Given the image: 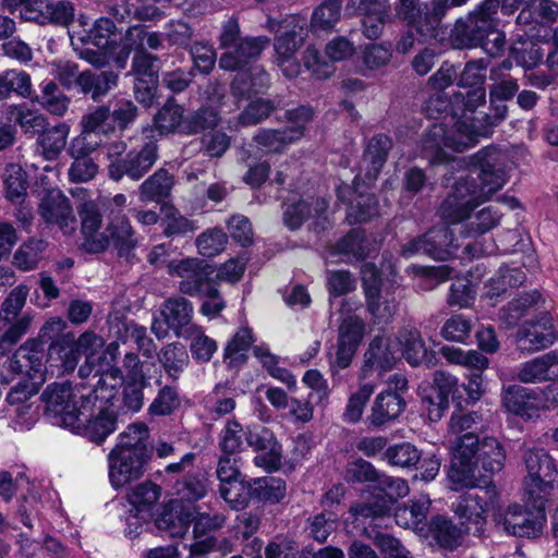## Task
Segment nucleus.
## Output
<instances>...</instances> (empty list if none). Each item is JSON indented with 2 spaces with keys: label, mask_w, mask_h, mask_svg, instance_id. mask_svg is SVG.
Segmentation results:
<instances>
[{
  "label": "nucleus",
  "mask_w": 558,
  "mask_h": 558,
  "mask_svg": "<svg viewBox=\"0 0 558 558\" xmlns=\"http://www.w3.org/2000/svg\"><path fill=\"white\" fill-rule=\"evenodd\" d=\"M82 351H14L8 357V367L15 374H25L34 386L44 384L47 374L64 375L74 371Z\"/></svg>",
  "instance_id": "f257e3e1"
},
{
  "label": "nucleus",
  "mask_w": 558,
  "mask_h": 558,
  "mask_svg": "<svg viewBox=\"0 0 558 558\" xmlns=\"http://www.w3.org/2000/svg\"><path fill=\"white\" fill-rule=\"evenodd\" d=\"M451 456L448 477L459 486H473L475 478L477 448L481 441L476 434H463L462 437H446Z\"/></svg>",
  "instance_id": "1a4fd4ad"
},
{
  "label": "nucleus",
  "mask_w": 558,
  "mask_h": 558,
  "mask_svg": "<svg viewBox=\"0 0 558 558\" xmlns=\"http://www.w3.org/2000/svg\"><path fill=\"white\" fill-rule=\"evenodd\" d=\"M539 300L541 293L536 290L514 299L507 307L502 308L500 316L502 322L508 326L518 324V322L524 316L525 311L537 304Z\"/></svg>",
  "instance_id": "e2e57ef3"
},
{
  "label": "nucleus",
  "mask_w": 558,
  "mask_h": 558,
  "mask_svg": "<svg viewBox=\"0 0 558 558\" xmlns=\"http://www.w3.org/2000/svg\"><path fill=\"white\" fill-rule=\"evenodd\" d=\"M35 101L50 114L63 117L69 110L71 99L56 82L49 81L43 85L40 94L35 97Z\"/></svg>",
  "instance_id": "ea45409f"
},
{
  "label": "nucleus",
  "mask_w": 558,
  "mask_h": 558,
  "mask_svg": "<svg viewBox=\"0 0 558 558\" xmlns=\"http://www.w3.org/2000/svg\"><path fill=\"white\" fill-rule=\"evenodd\" d=\"M114 31V23L110 19L101 17L84 35L77 36V39L84 45H93L99 49H105L110 46Z\"/></svg>",
  "instance_id": "3c124183"
},
{
  "label": "nucleus",
  "mask_w": 558,
  "mask_h": 558,
  "mask_svg": "<svg viewBox=\"0 0 558 558\" xmlns=\"http://www.w3.org/2000/svg\"><path fill=\"white\" fill-rule=\"evenodd\" d=\"M482 423V415L476 411H456L450 417L446 437H462L463 434H476L475 432L480 429Z\"/></svg>",
  "instance_id": "603ef678"
},
{
  "label": "nucleus",
  "mask_w": 558,
  "mask_h": 558,
  "mask_svg": "<svg viewBox=\"0 0 558 558\" xmlns=\"http://www.w3.org/2000/svg\"><path fill=\"white\" fill-rule=\"evenodd\" d=\"M162 45L160 35L156 32H148L143 26L130 27L124 36L123 49L126 54L132 50H158ZM128 56H125L126 58Z\"/></svg>",
  "instance_id": "49530a36"
},
{
  "label": "nucleus",
  "mask_w": 558,
  "mask_h": 558,
  "mask_svg": "<svg viewBox=\"0 0 558 558\" xmlns=\"http://www.w3.org/2000/svg\"><path fill=\"white\" fill-rule=\"evenodd\" d=\"M150 458L111 449L108 454V476L113 488L119 489L140 480Z\"/></svg>",
  "instance_id": "f3484780"
},
{
  "label": "nucleus",
  "mask_w": 558,
  "mask_h": 558,
  "mask_svg": "<svg viewBox=\"0 0 558 558\" xmlns=\"http://www.w3.org/2000/svg\"><path fill=\"white\" fill-rule=\"evenodd\" d=\"M109 243L111 242L119 256H129L136 247L138 240L126 216L112 219L106 228Z\"/></svg>",
  "instance_id": "c85d7f7f"
},
{
  "label": "nucleus",
  "mask_w": 558,
  "mask_h": 558,
  "mask_svg": "<svg viewBox=\"0 0 558 558\" xmlns=\"http://www.w3.org/2000/svg\"><path fill=\"white\" fill-rule=\"evenodd\" d=\"M158 160V146L155 142H146L140 149H132L123 158L114 159L108 165L109 178L120 181L126 177L140 181Z\"/></svg>",
  "instance_id": "f8f14e48"
},
{
  "label": "nucleus",
  "mask_w": 558,
  "mask_h": 558,
  "mask_svg": "<svg viewBox=\"0 0 558 558\" xmlns=\"http://www.w3.org/2000/svg\"><path fill=\"white\" fill-rule=\"evenodd\" d=\"M219 492L222 499L235 510L243 509L253 496L252 487L242 478L220 484Z\"/></svg>",
  "instance_id": "4d7b16f0"
},
{
  "label": "nucleus",
  "mask_w": 558,
  "mask_h": 558,
  "mask_svg": "<svg viewBox=\"0 0 558 558\" xmlns=\"http://www.w3.org/2000/svg\"><path fill=\"white\" fill-rule=\"evenodd\" d=\"M391 148L392 142L385 134H377L369 140L363 160L371 166L367 170L371 177L375 178L380 171Z\"/></svg>",
  "instance_id": "37998d69"
},
{
  "label": "nucleus",
  "mask_w": 558,
  "mask_h": 558,
  "mask_svg": "<svg viewBox=\"0 0 558 558\" xmlns=\"http://www.w3.org/2000/svg\"><path fill=\"white\" fill-rule=\"evenodd\" d=\"M527 477L524 485L534 500H542L553 488L558 472L544 449H529L524 454Z\"/></svg>",
  "instance_id": "9b49d317"
},
{
  "label": "nucleus",
  "mask_w": 558,
  "mask_h": 558,
  "mask_svg": "<svg viewBox=\"0 0 558 558\" xmlns=\"http://www.w3.org/2000/svg\"><path fill=\"white\" fill-rule=\"evenodd\" d=\"M458 246L449 227L441 225L409 240L401 246L400 254L405 258L423 254L434 259L446 260L452 254V248Z\"/></svg>",
  "instance_id": "9d476101"
},
{
  "label": "nucleus",
  "mask_w": 558,
  "mask_h": 558,
  "mask_svg": "<svg viewBox=\"0 0 558 558\" xmlns=\"http://www.w3.org/2000/svg\"><path fill=\"white\" fill-rule=\"evenodd\" d=\"M148 437L149 429L147 425L136 422L130 424L125 430L119 434L117 444L112 449L150 458L151 452L146 444Z\"/></svg>",
  "instance_id": "2f4dec72"
},
{
  "label": "nucleus",
  "mask_w": 558,
  "mask_h": 558,
  "mask_svg": "<svg viewBox=\"0 0 558 558\" xmlns=\"http://www.w3.org/2000/svg\"><path fill=\"white\" fill-rule=\"evenodd\" d=\"M405 408V402L397 392H380L372 407L369 423L379 427L395 418H397Z\"/></svg>",
  "instance_id": "cd10ccee"
},
{
  "label": "nucleus",
  "mask_w": 558,
  "mask_h": 558,
  "mask_svg": "<svg viewBox=\"0 0 558 558\" xmlns=\"http://www.w3.org/2000/svg\"><path fill=\"white\" fill-rule=\"evenodd\" d=\"M174 185V178L165 168L156 170L138 187L142 202L160 203L168 198Z\"/></svg>",
  "instance_id": "7c9ffc66"
},
{
  "label": "nucleus",
  "mask_w": 558,
  "mask_h": 558,
  "mask_svg": "<svg viewBox=\"0 0 558 558\" xmlns=\"http://www.w3.org/2000/svg\"><path fill=\"white\" fill-rule=\"evenodd\" d=\"M306 37V27L295 16L286 17L278 23L274 43L276 63L289 78L296 77L301 72V64L295 56Z\"/></svg>",
  "instance_id": "39448f33"
},
{
  "label": "nucleus",
  "mask_w": 558,
  "mask_h": 558,
  "mask_svg": "<svg viewBox=\"0 0 558 558\" xmlns=\"http://www.w3.org/2000/svg\"><path fill=\"white\" fill-rule=\"evenodd\" d=\"M134 56L131 64V74L138 78H158L160 71L159 57L142 50H133Z\"/></svg>",
  "instance_id": "052dcab7"
},
{
  "label": "nucleus",
  "mask_w": 558,
  "mask_h": 558,
  "mask_svg": "<svg viewBox=\"0 0 558 558\" xmlns=\"http://www.w3.org/2000/svg\"><path fill=\"white\" fill-rule=\"evenodd\" d=\"M168 271L171 276L180 278V292L191 296L201 294L213 283L210 279L211 267L199 258L189 257L181 260H171L168 264Z\"/></svg>",
  "instance_id": "2eb2a0df"
},
{
  "label": "nucleus",
  "mask_w": 558,
  "mask_h": 558,
  "mask_svg": "<svg viewBox=\"0 0 558 558\" xmlns=\"http://www.w3.org/2000/svg\"><path fill=\"white\" fill-rule=\"evenodd\" d=\"M160 493L161 488L150 481L136 485L128 494L131 509L142 513L143 518H151V509L157 504Z\"/></svg>",
  "instance_id": "58836bf2"
},
{
  "label": "nucleus",
  "mask_w": 558,
  "mask_h": 558,
  "mask_svg": "<svg viewBox=\"0 0 558 558\" xmlns=\"http://www.w3.org/2000/svg\"><path fill=\"white\" fill-rule=\"evenodd\" d=\"M119 74L112 70L95 72L86 70L80 73L77 87L83 95L98 101L118 85Z\"/></svg>",
  "instance_id": "393cba45"
},
{
  "label": "nucleus",
  "mask_w": 558,
  "mask_h": 558,
  "mask_svg": "<svg viewBox=\"0 0 558 558\" xmlns=\"http://www.w3.org/2000/svg\"><path fill=\"white\" fill-rule=\"evenodd\" d=\"M301 133L298 130L260 129L253 136V142L265 153H280L290 144L299 141Z\"/></svg>",
  "instance_id": "c9c22d12"
},
{
  "label": "nucleus",
  "mask_w": 558,
  "mask_h": 558,
  "mask_svg": "<svg viewBox=\"0 0 558 558\" xmlns=\"http://www.w3.org/2000/svg\"><path fill=\"white\" fill-rule=\"evenodd\" d=\"M286 482L278 477L256 478L253 483L252 494L256 498L276 504L286 497Z\"/></svg>",
  "instance_id": "5fc2aeb1"
},
{
  "label": "nucleus",
  "mask_w": 558,
  "mask_h": 558,
  "mask_svg": "<svg viewBox=\"0 0 558 558\" xmlns=\"http://www.w3.org/2000/svg\"><path fill=\"white\" fill-rule=\"evenodd\" d=\"M368 537L386 558H411L401 542L388 533L377 531L369 533Z\"/></svg>",
  "instance_id": "774afa93"
},
{
  "label": "nucleus",
  "mask_w": 558,
  "mask_h": 558,
  "mask_svg": "<svg viewBox=\"0 0 558 558\" xmlns=\"http://www.w3.org/2000/svg\"><path fill=\"white\" fill-rule=\"evenodd\" d=\"M343 0H324L313 12L311 26L318 31H331L341 17Z\"/></svg>",
  "instance_id": "de8ad7c7"
},
{
  "label": "nucleus",
  "mask_w": 558,
  "mask_h": 558,
  "mask_svg": "<svg viewBox=\"0 0 558 558\" xmlns=\"http://www.w3.org/2000/svg\"><path fill=\"white\" fill-rule=\"evenodd\" d=\"M43 399L46 402V412L56 421L54 424L65 426V418L75 416L81 410V404L88 397L80 388H72L68 383H54L49 385L43 392Z\"/></svg>",
  "instance_id": "ddd939ff"
},
{
  "label": "nucleus",
  "mask_w": 558,
  "mask_h": 558,
  "mask_svg": "<svg viewBox=\"0 0 558 558\" xmlns=\"http://www.w3.org/2000/svg\"><path fill=\"white\" fill-rule=\"evenodd\" d=\"M269 75L259 68H254L247 76L239 74L231 84V94L239 100L248 99L252 95L260 93L268 86Z\"/></svg>",
  "instance_id": "e433bc0d"
},
{
  "label": "nucleus",
  "mask_w": 558,
  "mask_h": 558,
  "mask_svg": "<svg viewBox=\"0 0 558 558\" xmlns=\"http://www.w3.org/2000/svg\"><path fill=\"white\" fill-rule=\"evenodd\" d=\"M84 352L86 353L85 363L78 368L80 377L86 378L92 374L94 378L98 377L93 384L94 390L85 393L93 402L107 407L117 397L124 381L121 369L117 367L118 351Z\"/></svg>",
  "instance_id": "f03ea898"
},
{
  "label": "nucleus",
  "mask_w": 558,
  "mask_h": 558,
  "mask_svg": "<svg viewBox=\"0 0 558 558\" xmlns=\"http://www.w3.org/2000/svg\"><path fill=\"white\" fill-rule=\"evenodd\" d=\"M332 254L347 257V262L361 260L371 253V243L362 229H352L331 248Z\"/></svg>",
  "instance_id": "72a5a7b5"
},
{
  "label": "nucleus",
  "mask_w": 558,
  "mask_h": 558,
  "mask_svg": "<svg viewBox=\"0 0 558 558\" xmlns=\"http://www.w3.org/2000/svg\"><path fill=\"white\" fill-rule=\"evenodd\" d=\"M452 137L444 123H436L425 133L422 140V149L424 156L429 159L432 163H444L448 161V156L445 148L453 150Z\"/></svg>",
  "instance_id": "bb28decb"
},
{
  "label": "nucleus",
  "mask_w": 558,
  "mask_h": 558,
  "mask_svg": "<svg viewBox=\"0 0 558 558\" xmlns=\"http://www.w3.org/2000/svg\"><path fill=\"white\" fill-rule=\"evenodd\" d=\"M38 213L46 223L57 225L65 234L76 229V219L70 199L60 191H50L38 205Z\"/></svg>",
  "instance_id": "aec40b11"
},
{
  "label": "nucleus",
  "mask_w": 558,
  "mask_h": 558,
  "mask_svg": "<svg viewBox=\"0 0 558 558\" xmlns=\"http://www.w3.org/2000/svg\"><path fill=\"white\" fill-rule=\"evenodd\" d=\"M378 485L371 500L350 507L351 514L356 519H378L389 515L392 505L409 492L408 483L400 477L379 474Z\"/></svg>",
  "instance_id": "0eeeda50"
},
{
  "label": "nucleus",
  "mask_w": 558,
  "mask_h": 558,
  "mask_svg": "<svg viewBox=\"0 0 558 558\" xmlns=\"http://www.w3.org/2000/svg\"><path fill=\"white\" fill-rule=\"evenodd\" d=\"M247 444L258 452L254 462L267 470H276L281 463V446L268 429L251 432L246 436Z\"/></svg>",
  "instance_id": "b1692460"
},
{
  "label": "nucleus",
  "mask_w": 558,
  "mask_h": 558,
  "mask_svg": "<svg viewBox=\"0 0 558 558\" xmlns=\"http://www.w3.org/2000/svg\"><path fill=\"white\" fill-rule=\"evenodd\" d=\"M525 279V272L519 268H500L498 275L490 281L489 293L492 296H500L508 288L520 287Z\"/></svg>",
  "instance_id": "338daca9"
},
{
  "label": "nucleus",
  "mask_w": 558,
  "mask_h": 558,
  "mask_svg": "<svg viewBox=\"0 0 558 558\" xmlns=\"http://www.w3.org/2000/svg\"><path fill=\"white\" fill-rule=\"evenodd\" d=\"M471 163L480 182L470 187L480 202L488 199L507 183L506 156L499 149L485 147L472 156Z\"/></svg>",
  "instance_id": "20e7f679"
},
{
  "label": "nucleus",
  "mask_w": 558,
  "mask_h": 558,
  "mask_svg": "<svg viewBox=\"0 0 558 558\" xmlns=\"http://www.w3.org/2000/svg\"><path fill=\"white\" fill-rule=\"evenodd\" d=\"M558 342V320L550 315H543L536 323L518 330L515 341L519 349H546Z\"/></svg>",
  "instance_id": "412c9836"
},
{
  "label": "nucleus",
  "mask_w": 558,
  "mask_h": 558,
  "mask_svg": "<svg viewBox=\"0 0 558 558\" xmlns=\"http://www.w3.org/2000/svg\"><path fill=\"white\" fill-rule=\"evenodd\" d=\"M184 109L169 97L154 117V126L161 134L174 132L182 123Z\"/></svg>",
  "instance_id": "c03bdc74"
},
{
  "label": "nucleus",
  "mask_w": 558,
  "mask_h": 558,
  "mask_svg": "<svg viewBox=\"0 0 558 558\" xmlns=\"http://www.w3.org/2000/svg\"><path fill=\"white\" fill-rule=\"evenodd\" d=\"M429 506V498L422 496L410 506L398 508L395 512V521L402 527L421 531L425 526Z\"/></svg>",
  "instance_id": "4c0bfd02"
},
{
  "label": "nucleus",
  "mask_w": 558,
  "mask_h": 558,
  "mask_svg": "<svg viewBox=\"0 0 558 558\" xmlns=\"http://www.w3.org/2000/svg\"><path fill=\"white\" fill-rule=\"evenodd\" d=\"M192 522V511L179 501L168 504L156 519V526L159 531L166 532L171 537H182L189 530Z\"/></svg>",
  "instance_id": "a878e982"
},
{
  "label": "nucleus",
  "mask_w": 558,
  "mask_h": 558,
  "mask_svg": "<svg viewBox=\"0 0 558 558\" xmlns=\"http://www.w3.org/2000/svg\"><path fill=\"white\" fill-rule=\"evenodd\" d=\"M81 217V231L84 235L82 247L87 253H100L109 246V239L99 229L102 223V216L93 202H85L78 209Z\"/></svg>",
  "instance_id": "4be33fe9"
},
{
  "label": "nucleus",
  "mask_w": 558,
  "mask_h": 558,
  "mask_svg": "<svg viewBox=\"0 0 558 558\" xmlns=\"http://www.w3.org/2000/svg\"><path fill=\"white\" fill-rule=\"evenodd\" d=\"M434 386L437 390L436 399H428V415L430 420L438 421L449 405V398L458 392V379L445 372L434 374Z\"/></svg>",
  "instance_id": "473e14b6"
},
{
  "label": "nucleus",
  "mask_w": 558,
  "mask_h": 558,
  "mask_svg": "<svg viewBox=\"0 0 558 558\" xmlns=\"http://www.w3.org/2000/svg\"><path fill=\"white\" fill-rule=\"evenodd\" d=\"M430 531L436 542L446 549L452 550L460 544V530L444 517L437 515L432 519Z\"/></svg>",
  "instance_id": "bf43d9fd"
},
{
  "label": "nucleus",
  "mask_w": 558,
  "mask_h": 558,
  "mask_svg": "<svg viewBox=\"0 0 558 558\" xmlns=\"http://www.w3.org/2000/svg\"><path fill=\"white\" fill-rule=\"evenodd\" d=\"M109 338L111 342L107 349H119L121 345L145 349L149 345L157 347L147 329L143 326L129 322L119 315H110L108 318Z\"/></svg>",
  "instance_id": "6ab92c4d"
},
{
  "label": "nucleus",
  "mask_w": 558,
  "mask_h": 558,
  "mask_svg": "<svg viewBox=\"0 0 558 558\" xmlns=\"http://www.w3.org/2000/svg\"><path fill=\"white\" fill-rule=\"evenodd\" d=\"M480 201L469 185L468 180L460 179L451 194H449L438 208V215L446 225H454L469 218Z\"/></svg>",
  "instance_id": "a211bd4d"
},
{
  "label": "nucleus",
  "mask_w": 558,
  "mask_h": 558,
  "mask_svg": "<svg viewBox=\"0 0 558 558\" xmlns=\"http://www.w3.org/2000/svg\"><path fill=\"white\" fill-rule=\"evenodd\" d=\"M270 44L267 36L244 37L230 51L221 53L219 66L226 71H238L256 60Z\"/></svg>",
  "instance_id": "5701e85b"
},
{
  "label": "nucleus",
  "mask_w": 558,
  "mask_h": 558,
  "mask_svg": "<svg viewBox=\"0 0 558 558\" xmlns=\"http://www.w3.org/2000/svg\"><path fill=\"white\" fill-rule=\"evenodd\" d=\"M47 243L41 239H31L15 252L13 264L22 270L34 269L41 259Z\"/></svg>",
  "instance_id": "864d4df0"
},
{
  "label": "nucleus",
  "mask_w": 558,
  "mask_h": 558,
  "mask_svg": "<svg viewBox=\"0 0 558 558\" xmlns=\"http://www.w3.org/2000/svg\"><path fill=\"white\" fill-rule=\"evenodd\" d=\"M553 366L551 354L548 353L531 362L522 364L519 371V379L523 383H535L550 379V367Z\"/></svg>",
  "instance_id": "0e129e2a"
},
{
  "label": "nucleus",
  "mask_w": 558,
  "mask_h": 558,
  "mask_svg": "<svg viewBox=\"0 0 558 558\" xmlns=\"http://www.w3.org/2000/svg\"><path fill=\"white\" fill-rule=\"evenodd\" d=\"M162 233L167 238H179L193 233L198 229L195 221L187 219L177 209L171 208L161 221Z\"/></svg>",
  "instance_id": "680f3d73"
},
{
  "label": "nucleus",
  "mask_w": 558,
  "mask_h": 558,
  "mask_svg": "<svg viewBox=\"0 0 558 558\" xmlns=\"http://www.w3.org/2000/svg\"><path fill=\"white\" fill-rule=\"evenodd\" d=\"M476 468L483 470L482 476H488L499 472L506 460V452L501 444L493 437H485L477 448Z\"/></svg>",
  "instance_id": "f704fd0d"
},
{
  "label": "nucleus",
  "mask_w": 558,
  "mask_h": 558,
  "mask_svg": "<svg viewBox=\"0 0 558 558\" xmlns=\"http://www.w3.org/2000/svg\"><path fill=\"white\" fill-rule=\"evenodd\" d=\"M110 116L111 108L109 105L94 107L82 117L80 122L81 129L97 134H106L108 131H113V128L108 123Z\"/></svg>",
  "instance_id": "69168bd1"
},
{
  "label": "nucleus",
  "mask_w": 558,
  "mask_h": 558,
  "mask_svg": "<svg viewBox=\"0 0 558 558\" xmlns=\"http://www.w3.org/2000/svg\"><path fill=\"white\" fill-rule=\"evenodd\" d=\"M446 0H398L395 4L396 15L424 38L432 39L437 36L444 19Z\"/></svg>",
  "instance_id": "6e6552de"
},
{
  "label": "nucleus",
  "mask_w": 558,
  "mask_h": 558,
  "mask_svg": "<svg viewBox=\"0 0 558 558\" xmlns=\"http://www.w3.org/2000/svg\"><path fill=\"white\" fill-rule=\"evenodd\" d=\"M452 510L461 524L473 523L476 526L475 531L478 532L486 520L487 504L477 494L466 493L452 505Z\"/></svg>",
  "instance_id": "c756f323"
},
{
  "label": "nucleus",
  "mask_w": 558,
  "mask_h": 558,
  "mask_svg": "<svg viewBox=\"0 0 558 558\" xmlns=\"http://www.w3.org/2000/svg\"><path fill=\"white\" fill-rule=\"evenodd\" d=\"M450 40L457 49L481 47L492 58L502 54L506 47V35L496 26L484 20H477L469 14L465 21H457Z\"/></svg>",
  "instance_id": "7ed1b4c3"
},
{
  "label": "nucleus",
  "mask_w": 558,
  "mask_h": 558,
  "mask_svg": "<svg viewBox=\"0 0 558 558\" xmlns=\"http://www.w3.org/2000/svg\"><path fill=\"white\" fill-rule=\"evenodd\" d=\"M69 133L70 126L64 122L41 130L37 143L46 159L52 160L60 155L66 145Z\"/></svg>",
  "instance_id": "a19ab883"
},
{
  "label": "nucleus",
  "mask_w": 558,
  "mask_h": 558,
  "mask_svg": "<svg viewBox=\"0 0 558 558\" xmlns=\"http://www.w3.org/2000/svg\"><path fill=\"white\" fill-rule=\"evenodd\" d=\"M65 427L94 442H101L116 430L117 416L108 407L93 402L89 397L82 402L78 414L65 418Z\"/></svg>",
  "instance_id": "423d86ee"
},
{
  "label": "nucleus",
  "mask_w": 558,
  "mask_h": 558,
  "mask_svg": "<svg viewBox=\"0 0 558 558\" xmlns=\"http://www.w3.org/2000/svg\"><path fill=\"white\" fill-rule=\"evenodd\" d=\"M510 57L517 65L529 70L538 65L543 52L539 45L532 40H518L510 48Z\"/></svg>",
  "instance_id": "13d9d810"
},
{
  "label": "nucleus",
  "mask_w": 558,
  "mask_h": 558,
  "mask_svg": "<svg viewBox=\"0 0 558 558\" xmlns=\"http://www.w3.org/2000/svg\"><path fill=\"white\" fill-rule=\"evenodd\" d=\"M496 522L508 535L537 537L543 531L545 515L541 511H531L520 505H511L496 517Z\"/></svg>",
  "instance_id": "dca6fc26"
},
{
  "label": "nucleus",
  "mask_w": 558,
  "mask_h": 558,
  "mask_svg": "<svg viewBox=\"0 0 558 558\" xmlns=\"http://www.w3.org/2000/svg\"><path fill=\"white\" fill-rule=\"evenodd\" d=\"M338 331L339 349H357L365 335V323L357 316H347Z\"/></svg>",
  "instance_id": "09e8293b"
},
{
  "label": "nucleus",
  "mask_w": 558,
  "mask_h": 558,
  "mask_svg": "<svg viewBox=\"0 0 558 558\" xmlns=\"http://www.w3.org/2000/svg\"><path fill=\"white\" fill-rule=\"evenodd\" d=\"M280 107V99L256 98L247 104L238 117V124L252 126L264 122Z\"/></svg>",
  "instance_id": "79ce46f5"
},
{
  "label": "nucleus",
  "mask_w": 558,
  "mask_h": 558,
  "mask_svg": "<svg viewBox=\"0 0 558 558\" xmlns=\"http://www.w3.org/2000/svg\"><path fill=\"white\" fill-rule=\"evenodd\" d=\"M228 244V235L221 228H209L202 232L195 240V245L201 255L215 257L225 251Z\"/></svg>",
  "instance_id": "8fccbe9b"
},
{
  "label": "nucleus",
  "mask_w": 558,
  "mask_h": 558,
  "mask_svg": "<svg viewBox=\"0 0 558 558\" xmlns=\"http://www.w3.org/2000/svg\"><path fill=\"white\" fill-rule=\"evenodd\" d=\"M501 403L506 411L526 421L538 418L543 411L548 410L543 389H530L519 385L504 388Z\"/></svg>",
  "instance_id": "4468645a"
},
{
  "label": "nucleus",
  "mask_w": 558,
  "mask_h": 558,
  "mask_svg": "<svg viewBox=\"0 0 558 558\" xmlns=\"http://www.w3.org/2000/svg\"><path fill=\"white\" fill-rule=\"evenodd\" d=\"M192 313V303L182 296L166 301L161 311L162 316L167 318V322L171 324L175 332L190 327Z\"/></svg>",
  "instance_id": "a18cd8bd"
},
{
  "label": "nucleus",
  "mask_w": 558,
  "mask_h": 558,
  "mask_svg": "<svg viewBox=\"0 0 558 558\" xmlns=\"http://www.w3.org/2000/svg\"><path fill=\"white\" fill-rule=\"evenodd\" d=\"M7 198L12 203H22L26 196L28 182L26 173L20 166L10 165L4 172Z\"/></svg>",
  "instance_id": "6e6d98bb"
}]
</instances>
